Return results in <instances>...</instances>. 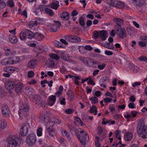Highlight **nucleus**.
I'll return each instance as SVG.
<instances>
[{"label":"nucleus","mask_w":147,"mask_h":147,"mask_svg":"<svg viewBox=\"0 0 147 147\" xmlns=\"http://www.w3.org/2000/svg\"><path fill=\"white\" fill-rule=\"evenodd\" d=\"M24 139L20 137L10 136L8 139L7 147H16L19 143H23Z\"/></svg>","instance_id":"1"},{"label":"nucleus","mask_w":147,"mask_h":147,"mask_svg":"<svg viewBox=\"0 0 147 147\" xmlns=\"http://www.w3.org/2000/svg\"><path fill=\"white\" fill-rule=\"evenodd\" d=\"M78 138L81 143L84 145L86 144V142L89 140V136L87 132L84 130H82L80 134L78 136Z\"/></svg>","instance_id":"2"},{"label":"nucleus","mask_w":147,"mask_h":147,"mask_svg":"<svg viewBox=\"0 0 147 147\" xmlns=\"http://www.w3.org/2000/svg\"><path fill=\"white\" fill-rule=\"evenodd\" d=\"M36 141V138L34 133H32L28 135L26 138V142L29 146H32L34 145Z\"/></svg>","instance_id":"3"},{"label":"nucleus","mask_w":147,"mask_h":147,"mask_svg":"<svg viewBox=\"0 0 147 147\" xmlns=\"http://www.w3.org/2000/svg\"><path fill=\"white\" fill-rule=\"evenodd\" d=\"M116 29H115L117 34L121 38H124L127 36V33L125 28H121L120 26H118L116 27Z\"/></svg>","instance_id":"4"},{"label":"nucleus","mask_w":147,"mask_h":147,"mask_svg":"<svg viewBox=\"0 0 147 147\" xmlns=\"http://www.w3.org/2000/svg\"><path fill=\"white\" fill-rule=\"evenodd\" d=\"M61 25V22L59 21H53V23L50 24L49 26L51 32H56L58 31Z\"/></svg>","instance_id":"5"},{"label":"nucleus","mask_w":147,"mask_h":147,"mask_svg":"<svg viewBox=\"0 0 147 147\" xmlns=\"http://www.w3.org/2000/svg\"><path fill=\"white\" fill-rule=\"evenodd\" d=\"M64 38L67 41L70 42H76L81 41L80 38L79 37L73 35L65 36Z\"/></svg>","instance_id":"6"},{"label":"nucleus","mask_w":147,"mask_h":147,"mask_svg":"<svg viewBox=\"0 0 147 147\" xmlns=\"http://www.w3.org/2000/svg\"><path fill=\"white\" fill-rule=\"evenodd\" d=\"M29 110V107L27 105L23 104L18 111V114L20 118L22 119L21 117L24 115V112L28 111Z\"/></svg>","instance_id":"7"},{"label":"nucleus","mask_w":147,"mask_h":147,"mask_svg":"<svg viewBox=\"0 0 147 147\" xmlns=\"http://www.w3.org/2000/svg\"><path fill=\"white\" fill-rule=\"evenodd\" d=\"M1 111L2 114L5 117H9L10 111L7 105L3 104L1 107Z\"/></svg>","instance_id":"8"},{"label":"nucleus","mask_w":147,"mask_h":147,"mask_svg":"<svg viewBox=\"0 0 147 147\" xmlns=\"http://www.w3.org/2000/svg\"><path fill=\"white\" fill-rule=\"evenodd\" d=\"M16 83L12 81L8 80L6 81L5 83V88L8 90L13 89L15 87Z\"/></svg>","instance_id":"9"},{"label":"nucleus","mask_w":147,"mask_h":147,"mask_svg":"<svg viewBox=\"0 0 147 147\" xmlns=\"http://www.w3.org/2000/svg\"><path fill=\"white\" fill-rule=\"evenodd\" d=\"M33 101L38 106H41L43 107V105L44 107H45V106L43 104L42 98L38 95H36L35 96L33 99Z\"/></svg>","instance_id":"10"},{"label":"nucleus","mask_w":147,"mask_h":147,"mask_svg":"<svg viewBox=\"0 0 147 147\" xmlns=\"http://www.w3.org/2000/svg\"><path fill=\"white\" fill-rule=\"evenodd\" d=\"M137 132L138 136L144 139L146 138L147 130L146 129H138Z\"/></svg>","instance_id":"11"},{"label":"nucleus","mask_w":147,"mask_h":147,"mask_svg":"<svg viewBox=\"0 0 147 147\" xmlns=\"http://www.w3.org/2000/svg\"><path fill=\"white\" fill-rule=\"evenodd\" d=\"M48 105L50 106H53L55 103L56 100V96L55 95H52L49 97Z\"/></svg>","instance_id":"12"},{"label":"nucleus","mask_w":147,"mask_h":147,"mask_svg":"<svg viewBox=\"0 0 147 147\" xmlns=\"http://www.w3.org/2000/svg\"><path fill=\"white\" fill-rule=\"evenodd\" d=\"M137 129H147V125H144L143 120H140L137 123Z\"/></svg>","instance_id":"13"},{"label":"nucleus","mask_w":147,"mask_h":147,"mask_svg":"<svg viewBox=\"0 0 147 147\" xmlns=\"http://www.w3.org/2000/svg\"><path fill=\"white\" fill-rule=\"evenodd\" d=\"M15 86V91L16 92L18 93L20 91L23 87L24 85L22 83L18 82L16 84Z\"/></svg>","instance_id":"14"},{"label":"nucleus","mask_w":147,"mask_h":147,"mask_svg":"<svg viewBox=\"0 0 147 147\" xmlns=\"http://www.w3.org/2000/svg\"><path fill=\"white\" fill-rule=\"evenodd\" d=\"M114 21L117 24V25L115 26V29H116V27H118V26L121 27V26L123 24V20L120 18H115L114 19Z\"/></svg>","instance_id":"15"},{"label":"nucleus","mask_w":147,"mask_h":147,"mask_svg":"<svg viewBox=\"0 0 147 147\" xmlns=\"http://www.w3.org/2000/svg\"><path fill=\"white\" fill-rule=\"evenodd\" d=\"M60 17L63 20H68L69 18V15L67 12H63L60 14Z\"/></svg>","instance_id":"16"},{"label":"nucleus","mask_w":147,"mask_h":147,"mask_svg":"<svg viewBox=\"0 0 147 147\" xmlns=\"http://www.w3.org/2000/svg\"><path fill=\"white\" fill-rule=\"evenodd\" d=\"M26 33H27V38L29 39H32L35 37V33H34L30 30L25 29Z\"/></svg>","instance_id":"17"},{"label":"nucleus","mask_w":147,"mask_h":147,"mask_svg":"<svg viewBox=\"0 0 147 147\" xmlns=\"http://www.w3.org/2000/svg\"><path fill=\"white\" fill-rule=\"evenodd\" d=\"M61 59L67 62H71V60L70 59L69 56L67 54L63 52L61 55Z\"/></svg>","instance_id":"18"},{"label":"nucleus","mask_w":147,"mask_h":147,"mask_svg":"<svg viewBox=\"0 0 147 147\" xmlns=\"http://www.w3.org/2000/svg\"><path fill=\"white\" fill-rule=\"evenodd\" d=\"M15 68L12 66H6L4 68V71L11 73H13L15 70Z\"/></svg>","instance_id":"19"},{"label":"nucleus","mask_w":147,"mask_h":147,"mask_svg":"<svg viewBox=\"0 0 147 147\" xmlns=\"http://www.w3.org/2000/svg\"><path fill=\"white\" fill-rule=\"evenodd\" d=\"M37 61L35 59L30 60L28 63L29 67L31 69L35 68L37 64Z\"/></svg>","instance_id":"20"},{"label":"nucleus","mask_w":147,"mask_h":147,"mask_svg":"<svg viewBox=\"0 0 147 147\" xmlns=\"http://www.w3.org/2000/svg\"><path fill=\"white\" fill-rule=\"evenodd\" d=\"M20 39L22 40H25L27 38V33L25 30L24 31H22L20 34Z\"/></svg>","instance_id":"21"},{"label":"nucleus","mask_w":147,"mask_h":147,"mask_svg":"<svg viewBox=\"0 0 147 147\" xmlns=\"http://www.w3.org/2000/svg\"><path fill=\"white\" fill-rule=\"evenodd\" d=\"M46 65L49 67L53 68L54 67L55 63L53 60L52 59H48L46 63Z\"/></svg>","instance_id":"22"},{"label":"nucleus","mask_w":147,"mask_h":147,"mask_svg":"<svg viewBox=\"0 0 147 147\" xmlns=\"http://www.w3.org/2000/svg\"><path fill=\"white\" fill-rule=\"evenodd\" d=\"M115 123V121H111L108 120L106 119L105 118H104L102 120V125H105L107 123H108L109 125H111L114 124Z\"/></svg>","instance_id":"23"},{"label":"nucleus","mask_w":147,"mask_h":147,"mask_svg":"<svg viewBox=\"0 0 147 147\" xmlns=\"http://www.w3.org/2000/svg\"><path fill=\"white\" fill-rule=\"evenodd\" d=\"M99 34V37L102 40H105L106 39L107 33L105 30H103L100 31Z\"/></svg>","instance_id":"24"},{"label":"nucleus","mask_w":147,"mask_h":147,"mask_svg":"<svg viewBox=\"0 0 147 147\" xmlns=\"http://www.w3.org/2000/svg\"><path fill=\"white\" fill-rule=\"evenodd\" d=\"M133 135L130 132H128L125 133L124 136V139L126 141H130L132 138Z\"/></svg>","instance_id":"25"},{"label":"nucleus","mask_w":147,"mask_h":147,"mask_svg":"<svg viewBox=\"0 0 147 147\" xmlns=\"http://www.w3.org/2000/svg\"><path fill=\"white\" fill-rule=\"evenodd\" d=\"M80 60L82 61L84 64L88 67H91V66L88 63L89 58L88 57H80Z\"/></svg>","instance_id":"26"},{"label":"nucleus","mask_w":147,"mask_h":147,"mask_svg":"<svg viewBox=\"0 0 147 147\" xmlns=\"http://www.w3.org/2000/svg\"><path fill=\"white\" fill-rule=\"evenodd\" d=\"M44 37L43 34L39 32H36L35 33L34 38H36L38 40L40 41L42 40Z\"/></svg>","instance_id":"27"},{"label":"nucleus","mask_w":147,"mask_h":147,"mask_svg":"<svg viewBox=\"0 0 147 147\" xmlns=\"http://www.w3.org/2000/svg\"><path fill=\"white\" fill-rule=\"evenodd\" d=\"M67 98L69 101L72 100L74 97V95L72 92L71 90L68 91L67 93Z\"/></svg>","instance_id":"28"},{"label":"nucleus","mask_w":147,"mask_h":147,"mask_svg":"<svg viewBox=\"0 0 147 147\" xmlns=\"http://www.w3.org/2000/svg\"><path fill=\"white\" fill-rule=\"evenodd\" d=\"M137 6L140 7L144 4V0H132Z\"/></svg>","instance_id":"29"},{"label":"nucleus","mask_w":147,"mask_h":147,"mask_svg":"<svg viewBox=\"0 0 147 147\" xmlns=\"http://www.w3.org/2000/svg\"><path fill=\"white\" fill-rule=\"evenodd\" d=\"M124 6L123 4L121 1H119L116 0L115 2V7H117L118 8H122Z\"/></svg>","instance_id":"30"},{"label":"nucleus","mask_w":147,"mask_h":147,"mask_svg":"<svg viewBox=\"0 0 147 147\" xmlns=\"http://www.w3.org/2000/svg\"><path fill=\"white\" fill-rule=\"evenodd\" d=\"M88 63H90V65L91 66V67H94L95 65H98L99 64L98 61L90 58L89 60Z\"/></svg>","instance_id":"31"},{"label":"nucleus","mask_w":147,"mask_h":147,"mask_svg":"<svg viewBox=\"0 0 147 147\" xmlns=\"http://www.w3.org/2000/svg\"><path fill=\"white\" fill-rule=\"evenodd\" d=\"M25 92L28 95H31L34 91L33 88L30 86H27L25 89Z\"/></svg>","instance_id":"32"},{"label":"nucleus","mask_w":147,"mask_h":147,"mask_svg":"<svg viewBox=\"0 0 147 147\" xmlns=\"http://www.w3.org/2000/svg\"><path fill=\"white\" fill-rule=\"evenodd\" d=\"M59 6V2L57 1L52 3L51 5V8L55 10H57Z\"/></svg>","instance_id":"33"},{"label":"nucleus","mask_w":147,"mask_h":147,"mask_svg":"<svg viewBox=\"0 0 147 147\" xmlns=\"http://www.w3.org/2000/svg\"><path fill=\"white\" fill-rule=\"evenodd\" d=\"M108 80H109L108 77L107 76L103 77L100 79L99 83L100 86L102 87L103 86V84L105 83V82Z\"/></svg>","instance_id":"34"},{"label":"nucleus","mask_w":147,"mask_h":147,"mask_svg":"<svg viewBox=\"0 0 147 147\" xmlns=\"http://www.w3.org/2000/svg\"><path fill=\"white\" fill-rule=\"evenodd\" d=\"M44 10L45 13L48 14L50 16H52L54 14L53 10L48 8H45Z\"/></svg>","instance_id":"35"},{"label":"nucleus","mask_w":147,"mask_h":147,"mask_svg":"<svg viewBox=\"0 0 147 147\" xmlns=\"http://www.w3.org/2000/svg\"><path fill=\"white\" fill-rule=\"evenodd\" d=\"M9 40L10 42L12 44H15L18 41V39L17 38L14 36H9Z\"/></svg>","instance_id":"36"},{"label":"nucleus","mask_w":147,"mask_h":147,"mask_svg":"<svg viewBox=\"0 0 147 147\" xmlns=\"http://www.w3.org/2000/svg\"><path fill=\"white\" fill-rule=\"evenodd\" d=\"M48 117L46 115L40 117V122L42 123H45V122H47V121L48 120Z\"/></svg>","instance_id":"37"},{"label":"nucleus","mask_w":147,"mask_h":147,"mask_svg":"<svg viewBox=\"0 0 147 147\" xmlns=\"http://www.w3.org/2000/svg\"><path fill=\"white\" fill-rule=\"evenodd\" d=\"M28 129H20V134L23 136H26L28 132Z\"/></svg>","instance_id":"38"},{"label":"nucleus","mask_w":147,"mask_h":147,"mask_svg":"<svg viewBox=\"0 0 147 147\" xmlns=\"http://www.w3.org/2000/svg\"><path fill=\"white\" fill-rule=\"evenodd\" d=\"M54 125V121H49L47 123L46 128L47 129H51Z\"/></svg>","instance_id":"39"},{"label":"nucleus","mask_w":147,"mask_h":147,"mask_svg":"<svg viewBox=\"0 0 147 147\" xmlns=\"http://www.w3.org/2000/svg\"><path fill=\"white\" fill-rule=\"evenodd\" d=\"M49 56L51 58L56 60H57L60 58V57L56 54L51 53L49 54Z\"/></svg>","instance_id":"40"},{"label":"nucleus","mask_w":147,"mask_h":147,"mask_svg":"<svg viewBox=\"0 0 147 147\" xmlns=\"http://www.w3.org/2000/svg\"><path fill=\"white\" fill-rule=\"evenodd\" d=\"M104 46L107 48L111 49H113L114 48V47L112 43H106L105 44Z\"/></svg>","instance_id":"41"},{"label":"nucleus","mask_w":147,"mask_h":147,"mask_svg":"<svg viewBox=\"0 0 147 147\" xmlns=\"http://www.w3.org/2000/svg\"><path fill=\"white\" fill-rule=\"evenodd\" d=\"M21 129H28L32 127H30L28 123L27 122L24 123H22L21 126L20 127Z\"/></svg>","instance_id":"42"},{"label":"nucleus","mask_w":147,"mask_h":147,"mask_svg":"<svg viewBox=\"0 0 147 147\" xmlns=\"http://www.w3.org/2000/svg\"><path fill=\"white\" fill-rule=\"evenodd\" d=\"M53 83V81L52 80H50L49 82L46 80H44L43 81H41V84H48L49 86L50 87L52 86Z\"/></svg>","instance_id":"43"},{"label":"nucleus","mask_w":147,"mask_h":147,"mask_svg":"<svg viewBox=\"0 0 147 147\" xmlns=\"http://www.w3.org/2000/svg\"><path fill=\"white\" fill-rule=\"evenodd\" d=\"M99 138L98 136H95V142L96 147H100V145L99 142Z\"/></svg>","instance_id":"44"},{"label":"nucleus","mask_w":147,"mask_h":147,"mask_svg":"<svg viewBox=\"0 0 147 147\" xmlns=\"http://www.w3.org/2000/svg\"><path fill=\"white\" fill-rule=\"evenodd\" d=\"M7 4L10 7H12L14 6V3L13 0H8L7 2Z\"/></svg>","instance_id":"45"},{"label":"nucleus","mask_w":147,"mask_h":147,"mask_svg":"<svg viewBox=\"0 0 147 147\" xmlns=\"http://www.w3.org/2000/svg\"><path fill=\"white\" fill-rule=\"evenodd\" d=\"M89 99L92 104H95L98 102V98L95 97L90 98Z\"/></svg>","instance_id":"46"},{"label":"nucleus","mask_w":147,"mask_h":147,"mask_svg":"<svg viewBox=\"0 0 147 147\" xmlns=\"http://www.w3.org/2000/svg\"><path fill=\"white\" fill-rule=\"evenodd\" d=\"M55 129H47V132L51 136H53L55 134Z\"/></svg>","instance_id":"47"},{"label":"nucleus","mask_w":147,"mask_h":147,"mask_svg":"<svg viewBox=\"0 0 147 147\" xmlns=\"http://www.w3.org/2000/svg\"><path fill=\"white\" fill-rule=\"evenodd\" d=\"M79 22L80 24L82 26H83L85 24L84 22V18L82 17H80L79 19Z\"/></svg>","instance_id":"48"},{"label":"nucleus","mask_w":147,"mask_h":147,"mask_svg":"<svg viewBox=\"0 0 147 147\" xmlns=\"http://www.w3.org/2000/svg\"><path fill=\"white\" fill-rule=\"evenodd\" d=\"M75 123H78L79 125L81 126H82L83 125V123L81 120L78 117H75Z\"/></svg>","instance_id":"49"},{"label":"nucleus","mask_w":147,"mask_h":147,"mask_svg":"<svg viewBox=\"0 0 147 147\" xmlns=\"http://www.w3.org/2000/svg\"><path fill=\"white\" fill-rule=\"evenodd\" d=\"M115 1L116 0H107L106 2L109 5L114 7Z\"/></svg>","instance_id":"50"},{"label":"nucleus","mask_w":147,"mask_h":147,"mask_svg":"<svg viewBox=\"0 0 147 147\" xmlns=\"http://www.w3.org/2000/svg\"><path fill=\"white\" fill-rule=\"evenodd\" d=\"M73 78L74 79V82L76 85L78 86L79 85V83L78 80H79L80 79V78L77 76H74Z\"/></svg>","instance_id":"51"},{"label":"nucleus","mask_w":147,"mask_h":147,"mask_svg":"<svg viewBox=\"0 0 147 147\" xmlns=\"http://www.w3.org/2000/svg\"><path fill=\"white\" fill-rule=\"evenodd\" d=\"M38 24V22L36 21H35L34 22H30L29 26L30 28H32V27L36 26Z\"/></svg>","instance_id":"52"},{"label":"nucleus","mask_w":147,"mask_h":147,"mask_svg":"<svg viewBox=\"0 0 147 147\" xmlns=\"http://www.w3.org/2000/svg\"><path fill=\"white\" fill-rule=\"evenodd\" d=\"M1 127L2 129H5L7 127L9 128L8 126H7L6 121L4 120L2 122Z\"/></svg>","instance_id":"53"},{"label":"nucleus","mask_w":147,"mask_h":147,"mask_svg":"<svg viewBox=\"0 0 147 147\" xmlns=\"http://www.w3.org/2000/svg\"><path fill=\"white\" fill-rule=\"evenodd\" d=\"M13 53V51H11L10 49H7L5 50V54L6 56L11 55Z\"/></svg>","instance_id":"54"},{"label":"nucleus","mask_w":147,"mask_h":147,"mask_svg":"<svg viewBox=\"0 0 147 147\" xmlns=\"http://www.w3.org/2000/svg\"><path fill=\"white\" fill-rule=\"evenodd\" d=\"M62 135L68 138L69 136V133L67 132L66 130L64 129L61 131Z\"/></svg>","instance_id":"55"},{"label":"nucleus","mask_w":147,"mask_h":147,"mask_svg":"<svg viewBox=\"0 0 147 147\" xmlns=\"http://www.w3.org/2000/svg\"><path fill=\"white\" fill-rule=\"evenodd\" d=\"M42 47H37L36 48L37 49V51L36 52L37 53H38V54H37V55L38 56L39 54L43 52V49Z\"/></svg>","instance_id":"56"},{"label":"nucleus","mask_w":147,"mask_h":147,"mask_svg":"<svg viewBox=\"0 0 147 147\" xmlns=\"http://www.w3.org/2000/svg\"><path fill=\"white\" fill-rule=\"evenodd\" d=\"M74 112V110L71 109H66L65 111V112L67 114H71Z\"/></svg>","instance_id":"57"},{"label":"nucleus","mask_w":147,"mask_h":147,"mask_svg":"<svg viewBox=\"0 0 147 147\" xmlns=\"http://www.w3.org/2000/svg\"><path fill=\"white\" fill-rule=\"evenodd\" d=\"M54 44L55 45L58 47H62V44L60 42L57 41H56L54 42Z\"/></svg>","instance_id":"58"},{"label":"nucleus","mask_w":147,"mask_h":147,"mask_svg":"<svg viewBox=\"0 0 147 147\" xmlns=\"http://www.w3.org/2000/svg\"><path fill=\"white\" fill-rule=\"evenodd\" d=\"M6 6V3L3 1L0 2V9H3Z\"/></svg>","instance_id":"59"},{"label":"nucleus","mask_w":147,"mask_h":147,"mask_svg":"<svg viewBox=\"0 0 147 147\" xmlns=\"http://www.w3.org/2000/svg\"><path fill=\"white\" fill-rule=\"evenodd\" d=\"M120 133L121 131L119 130H116L115 131L116 137L118 138V139L119 140H120L121 139L120 136Z\"/></svg>","instance_id":"60"},{"label":"nucleus","mask_w":147,"mask_h":147,"mask_svg":"<svg viewBox=\"0 0 147 147\" xmlns=\"http://www.w3.org/2000/svg\"><path fill=\"white\" fill-rule=\"evenodd\" d=\"M100 31L98 32L96 31H95L94 32V36L96 39L97 38L99 37Z\"/></svg>","instance_id":"61"},{"label":"nucleus","mask_w":147,"mask_h":147,"mask_svg":"<svg viewBox=\"0 0 147 147\" xmlns=\"http://www.w3.org/2000/svg\"><path fill=\"white\" fill-rule=\"evenodd\" d=\"M138 59L140 61H147V58L145 56H142L140 57Z\"/></svg>","instance_id":"62"},{"label":"nucleus","mask_w":147,"mask_h":147,"mask_svg":"<svg viewBox=\"0 0 147 147\" xmlns=\"http://www.w3.org/2000/svg\"><path fill=\"white\" fill-rule=\"evenodd\" d=\"M112 99L111 98L106 97L104 99V101L105 103H110L112 100Z\"/></svg>","instance_id":"63"},{"label":"nucleus","mask_w":147,"mask_h":147,"mask_svg":"<svg viewBox=\"0 0 147 147\" xmlns=\"http://www.w3.org/2000/svg\"><path fill=\"white\" fill-rule=\"evenodd\" d=\"M139 45L142 47H145L146 45V43L145 42L139 41Z\"/></svg>","instance_id":"64"}]
</instances>
